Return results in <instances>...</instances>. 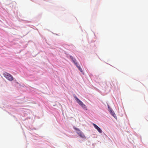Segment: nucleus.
Listing matches in <instances>:
<instances>
[{"label":"nucleus","instance_id":"423d86ee","mask_svg":"<svg viewBox=\"0 0 148 148\" xmlns=\"http://www.w3.org/2000/svg\"><path fill=\"white\" fill-rule=\"evenodd\" d=\"M110 113L113 116H114V115H115V113H114V112H113V111H112V110H111V109H110Z\"/></svg>","mask_w":148,"mask_h":148},{"label":"nucleus","instance_id":"f257e3e1","mask_svg":"<svg viewBox=\"0 0 148 148\" xmlns=\"http://www.w3.org/2000/svg\"><path fill=\"white\" fill-rule=\"evenodd\" d=\"M74 97L77 103L80 105L83 108L87 110V108L86 105L84 104L81 101L78 99L77 97L75 96Z\"/></svg>","mask_w":148,"mask_h":148},{"label":"nucleus","instance_id":"6e6552de","mask_svg":"<svg viewBox=\"0 0 148 148\" xmlns=\"http://www.w3.org/2000/svg\"><path fill=\"white\" fill-rule=\"evenodd\" d=\"M75 65L77 67L78 66H78V64L77 63V62L76 63H75Z\"/></svg>","mask_w":148,"mask_h":148},{"label":"nucleus","instance_id":"20e7f679","mask_svg":"<svg viewBox=\"0 0 148 148\" xmlns=\"http://www.w3.org/2000/svg\"><path fill=\"white\" fill-rule=\"evenodd\" d=\"M92 125L94 126V127L96 129L99 133H102V130L97 125L94 123H93Z\"/></svg>","mask_w":148,"mask_h":148},{"label":"nucleus","instance_id":"7ed1b4c3","mask_svg":"<svg viewBox=\"0 0 148 148\" xmlns=\"http://www.w3.org/2000/svg\"><path fill=\"white\" fill-rule=\"evenodd\" d=\"M75 129L77 131V133L80 137L83 138H85L84 134L79 129L75 128Z\"/></svg>","mask_w":148,"mask_h":148},{"label":"nucleus","instance_id":"f03ea898","mask_svg":"<svg viewBox=\"0 0 148 148\" xmlns=\"http://www.w3.org/2000/svg\"><path fill=\"white\" fill-rule=\"evenodd\" d=\"M3 75L8 80L10 81H12L14 79L12 76L7 73L5 72L3 73Z\"/></svg>","mask_w":148,"mask_h":148},{"label":"nucleus","instance_id":"1a4fd4ad","mask_svg":"<svg viewBox=\"0 0 148 148\" xmlns=\"http://www.w3.org/2000/svg\"><path fill=\"white\" fill-rule=\"evenodd\" d=\"M108 108H109V110H110V109L109 107H108Z\"/></svg>","mask_w":148,"mask_h":148},{"label":"nucleus","instance_id":"39448f33","mask_svg":"<svg viewBox=\"0 0 148 148\" xmlns=\"http://www.w3.org/2000/svg\"><path fill=\"white\" fill-rule=\"evenodd\" d=\"M70 58L72 60L73 62L74 63V64H75V63L77 62L75 59L72 56H70Z\"/></svg>","mask_w":148,"mask_h":148},{"label":"nucleus","instance_id":"0eeeda50","mask_svg":"<svg viewBox=\"0 0 148 148\" xmlns=\"http://www.w3.org/2000/svg\"><path fill=\"white\" fill-rule=\"evenodd\" d=\"M78 68V69L81 72H83V71H82V68H81V67H80V66H79L77 67Z\"/></svg>","mask_w":148,"mask_h":148}]
</instances>
